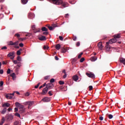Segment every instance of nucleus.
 <instances>
[{
	"label": "nucleus",
	"instance_id": "nucleus-1",
	"mask_svg": "<svg viewBox=\"0 0 125 125\" xmlns=\"http://www.w3.org/2000/svg\"><path fill=\"white\" fill-rule=\"evenodd\" d=\"M55 4H57L58 5H60L62 4L63 7H66V2H63L62 0H52Z\"/></svg>",
	"mask_w": 125,
	"mask_h": 125
},
{
	"label": "nucleus",
	"instance_id": "nucleus-2",
	"mask_svg": "<svg viewBox=\"0 0 125 125\" xmlns=\"http://www.w3.org/2000/svg\"><path fill=\"white\" fill-rule=\"evenodd\" d=\"M116 42H117V40H115L114 39H111L108 42H106V45L105 46L106 50H110V48H111L109 46V43H114Z\"/></svg>",
	"mask_w": 125,
	"mask_h": 125
},
{
	"label": "nucleus",
	"instance_id": "nucleus-3",
	"mask_svg": "<svg viewBox=\"0 0 125 125\" xmlns=\"http://www.w3.org/2000/svg\"><path fill=\"white\" fill-rule=\"evenodd\" d=\"M54 86V85H53L52 83H48L46 85V88H47L48 90L53 88Z\"/></svg>",
	"mask_w": 125,
	"mask_h": 125
},
{
	"label": "nucleus",
	"instance_id": "nucleus-4",
	"mask_svg": "<svg viewBox=\"0 0 125 125\" xmlns=\"http://www.w3.org/2000/svg\"><path fill=\"white\" fill-rule=\"evenodd\" d=\"M6 119H7V121H12L13 120V116L11 114H7L6 115Z\"/></svg>",
	"mask_w": 125,
	"mask_h": 125
},
{
	"label": "nucleus",
	"instance_id": "nucleus-5",
	"mask_svg": "<svg viewBox=\"0 0 125 125\" xmlns=\"http://www.w3.org/2000/svg\"><path fill=\"white\" fill-rule=\"evenodd\" d=\"M48 91V90L47 89V88H46V87L43 88V89L42 91V92L40 93V94H41V95H45V94L47 93Z\"/></svg>",
	"mask_w": 125,
	"mask_h": 125
},
{
	"label": "nucleus",
	"instance_id": "nucleus-6",
	"mask_svg": "<svg viewBox=\"0 0 125 125\" xmlns=\"http://www.w3.org/2000/svg\"><path fill=\"white\" fill-rule=\"evenodd\" d=\"M15 105H16V107H19L20 109H23L24 108V105L21 104L19 102H16L15 104Z\"/></svg>",
	"mask_w": 125,
	"mask_h": 125
},
{
	"label": "nucleus",
	"instance_id": "nucleus-7",
	"mask_svg": "<svg viewBox=\"0 0 125 125\" xmlns=\"http://www.w3.org/2000/svg\"><path fill=\"white\" fill-rule=\"evenodd\" d=\"M42 101H43V102H49V101H50V98L48 97H45V98H43L42 100Z\"/></svg>",
	"mask_w": 125,
	"mask_h": 125
},
{
	"label": "nucleus",
	"instance_id": "nucleus-8",
	"mask_svg": "<svg viewBox=\"0 0 125 125\" xmlns=\"http://www.w3.org/2000/svg\"><path fill=\"white\" fill-rule=\"evenodd\" d=\"M121 38V34H117L114 35V39L117 41V40L120 39Z\"/></svg>",
	"mask_w": 125,
	"mask_h": 125
},
{
	"label": "nucleus",
	"instance_id": "nucleus-9",
	"mask_svg": "<svg viewBox=\"0 0 125 125\" xmlns=\"http://www.w3.org/2000/svg\"><path fill=\"white\" fill-rule=\"evenodd\" d=\"M33 103H34V102H26L25 104L28 105V109H30V107L33 105Z\"/></svg>",
	"mask_w": 125,
	"mask_h": 125
},
{
	"label": "nucleus",
	"instance_id": "nucleus-10",
	"mask_svg": "<svg viewBox=\"0 0 125 125\" xmlns=\"http://www.w3.org/2000/svg\"><path fill=\"white\" fill-rule=\"evenodd\" d=\"M39 41H46V38L44 36H42L39 37Z\"/></svg>",
	"mask_w": 125,
	"mask_h": 125
},
{
	"label": "nucleus",
	"instance_id": "nucleus-11",
	"mask_svg": "<svg viewBox=\"0 0 125 125\" xmlns=\"http://www.w3.org/2000/svg\"><path fill=\"white\" fill-rule=\"evenodd\" d=\"M5 97L7 98V99H12L13 98V96H12L11 93L6 94Z\"/></svg>",
	"mask_w": 125,
	"mask_h": 125
},
{
	"label": "nucleus",
	"instance_id": "nucleus-12",
	"mask_svg": "<svg viewBox=\"0 0 125 125\" xmlns=\"http://www.w3.org/2000/svg\"><path fill=\"white\" fill-rule=\"evenodd\" d=\"M98 46L100 50H102V48H103V45L102 44V42H99L98 43Z\"/></svg>",
	"mask_w": 125,
	"mask_h": 125
},
{
	"label": "nucleus",
	"instance_id": "nucleus-13",
	"mask_svg": "<svg viewBox=\"0 0 125 125\" xmlns=\"http://www.w3.org/2000/svg\"><path fill=\"white\" fill-rule=\"evenodd\" d=\"M28 18L30 19H33V18H35V15L32 13H30L28 14Z\"/></svg>",
	"mask_w": 125,
	"mask_h": 125
},
{
	"label": "nucleus",
	"instance_id": "nucleus-14",
	"mask_svg": "<svg viewBox=\"0 0 125 125\" xmlns=\"http://www.w3.org/2000/svg\"><path fill=\"white\" fill-rule=\"evenodd\" d=\"M86 76L89 78H94L95 75L92 73H86Z\"/></svg>",
	"mask_w": 125,
	"mask_h": 125
},
{
	"label": "nucleus",
	"instance_id": "nucleus-15",
	"mask_svg": "<svg viewBox=\"0 0 125 125\" xmlns=\"http://www.w3.org/2000/svg\"><path fill=\"white\" fill-rule=\"evenodd\" d=\"M0 113L2 114V115H4V114L6 113V108L5 107L2 110L0 111Z\"/></svg>",
	"mask_w": 125,
	"mask_h": 125
},
{
	"label": "nucleus",
	"instance_id": "nucleus-16",
	"mask_svg": "<svg viewBox=\"0 0 125 125\" xmlns=\"http://www.w3.org/2000/svg\"><path fill=\"white\" fill-rule=\"evenodd\" d=\"M15 52H10L7 55V56L8 57H11L12 56H13L14 55H15Z\"/></svg>",
	"mask_w": 125,
	"mask_h": 125
},
{
	"label": "nucleus",
	"instance_id": "nucleus-17",
	"mask_svg": "<svg viewBox=\"0 0 125 125\" xmlns=\"http://www.w3.org/2000/svg\"><path fill=\"white\" fill-rule=\"evenodd\" d=\"M2 107H10V104L9 103H4V104H2Z\"/></svg>",
	"mask_w": 125,
	"mask_h": 125
},
{
	"label": "nucleus",
	"instance_id": "nucleus-18",
	"mask_svg": "<svg viewBox=\"0 0 125 125\" xmlns=\"http://www.w3.org/2000/svg\"><path fill=\"white\" fill-rule=\"evenodd\" d=\"M73 79L75 82H77L79 80V76L78 75H75L73 77Z\"/></svg>",
	"mask_w": 125,
	"mask_h": 125
},
{
	"label": "nucleus",
	"instance_id": "nucleus-19",
	"mask_svg": "<svg viewBox=\"0 0 125 125\" xmlns=\"http://www.w3.org/2000/svg\"><path fill=\"white\" fill-rule=\"evenodd\" d=\"M11 77H12L13 80H15L16 79V75L15 73H13L10 75Z\"/></svg>",
	"mask_w": 125,
	"mask_h": 125
},
{
	"label": "nucleus",
	"instance_id": "nucleus-20",
	"mask_svg": "<svg viewBox=\"0 0 125 125\" xmlns=\"http://www.w3.org/2000/svg\"><path fill=\"white\" fill-rule=\"evenodd\" d=\"M78 60V59L77 58H75L73 59L72 62H71V64L72 65H74L75 62H77V61Z\"/></svg>",
	"mask_w": 125,
	"mask_h": 125
},
{
	"label": "nucleus",
	"instance_id": "nucleus-21",
	"mask_svg": "<svg viewBox=\"0 0 125 125\" xmlns=\"http://www.w3.org/2000/svg\"><path fill=\"white\" fill-rule=\"evenodd\" d=\"M61 52L62 53H65V52H67V49L65 48H62L61 49Z\"/></svg>",
	"mask_w": 125,
	"mask_h": 125
},
{
	"label": "nucleus",
	"instance_id": "nucleus-22",
	"mask_svg": "<svg viewBox=\"0 0 125 125\" xmlns=\"http://www.w3.org/2000/svg\"><path fill=\"white\" fill-rule=\"evenodd\" d=\"M61 48V45H60V44H57L56 45V49H57V50H59Z\"/></svg>",
	"mask_w": 125,
	"mask_h": 125
},
{
	"label": "nucleus",
	"instance_id": "nucleus-23",
	"mask_svg": "<svg viewBox=\"0 0 125 125\" xmlns=\"http://www.w3.org/2000/svg\"><path fill=\"white\" fill-rule=\"evenodd\" d=\"M34 33H39V32H41V29L38 28V29H35L33 30Z\"/></svg>",
	"mask_w": 125,
	"mask_h": 125
},
{
	"label": "nucleus",
	"instance_id": "nucleus-24",
	"mask_svg": "<svg viewBox=\"0 0 125 125\" xmlns=\"http://www.w3.org/2000/svg\"><path fill=\"white\" fill-rule=\"evenodd\" d=\"M25 112V109L24 108H21L19 110L20 114H23Z\"/></svg>",
	"mask_w": 125,
	"mask_h": 125
},
{
	"label": "nucleus",
	"instance_id": "nucleus-25",
	"mask_svg": "<svg viewBox=\"0 0 125 125\" xmlns=\"http://www.w3.org/2000/svg\"><path fill=\"white\" fill-rule=\"evenodd\" d=\"M97 60V57H92L91 58V61L92 62L96 61Z\"/></svg>",
	"mask_w": 125,
	"mask_h": 125
},
{
	"label": "nucleus",
	"instance_id": "nucleus-26",
	"mask_svg": "<svg viewBox=\"0 0 125 125\" xmlns=\"http://www.w3.org/2000/svg\"><path fill=\"white\" fill-rule=\"evenodd\" d=\"M22 4H26L28 2V0H21Z\"/></svg>",
	"mask_w": 125,
	"mask_h": 125
},
{
	"label": "nucleus",
	"instance_id": "nucleus-27",
	"mask_svg": "<svg viewBox=\"0 0 125 125\" xmlns=\"http://www.w3.org/2000/svg\"><path fill=\"white\" fill-rule=\"evenodd\" d=\"M52 27H53V29L54 30V29H55V28L58 27V25H57V24H56L55 23H53V24H52Z\"/></svg>",
	"mask_w": 125,
	"mask_h": 125
},
{
	"label": "nucleus",
	"instance_id": "nucleus-28",
	"mask_svg": "<svg viewBox=\"0 0 125 125\" xmlns=\"http://www.w3.org/2000/svg\"><path fill=\"white\" fill-rule=\"evenodd\" d=\"M5 119L4 117H2L1 119V122L0 123V125H2L4 123Z\"/></svg>",
	"mask_w": 125,
	"mask_h": 125
},
{
	"label": "nucleus",
	"instance_id": "nucleus-29",
	"mask_svg": "<svg viewBox=\"0 0 125 125\" xmlns=\"http://www.w3.org/2000/svg\"><path fill=\"white\" fill-rule=\"evenodd\" d=\"M42 31L43 32H46L47 31V28H46V27H42Z\"/></svg>",
	"mask_w": 125,
	"mask_h": 125
},
{
	"label": "nucleus",
	"instance_id": "nucleus-30",
	"mask_svg": "<svg viewBox=\"0 0 125 125\" xmlns=\"http://www.w3.org/2000/svg\"><path fill=\"white\" fill-rule=\"evenodd\" d=\"M13 62L14 64H21V62H17V60L13 61Z\"/></svg>",
	"mask_w": 125,
	"mask_h": 125
},
{
	"label": "nucleus",
	"instance_id": "nucleus-31",
	"mask_svg": "<svg viewBox=\"0 0 125 125\" xmlns=\"http://www.w3.org/2000/svg\"><path fill=\"white\" fill-rule=\"evenodd\" d=\"M83 54V53L82 52L80 54L78 55V59H80V58H82V55Z\"/></svg>",
	"mask_w": 125,
	"mask_h": 125
},
{
	"label": "nucleus",
	"instance_id": "nucleus-32",
	"mask_svg": "<svg viewBox=\"0 0 125 125\" xmlns=\"http://www.w3.org/2000/svg\"><path fill=\"white\" fill-rule=\"evenodd\" d=\"M19 41H21V42H23V41H25V40H27V38L25 37L23 38H20Z\"/></svg>",
	"mask_w": 125,
	"mask_h": 125
},
{
	"label": "nucleus",
	"instance_id": "nucleus-33",
	"mask_svg": "<svg viewBox=\"0 0 125 125\" xmlns=\"http://www.w3.org/2000/svg\"><path fill=\"white\" fill-rule=\"evenodd\" d=\"M59 83H60V84L62 85L64 84V83H65V82H64V81H60Z\"/></svg>",
	"mask_w": 125,
	"mask_h": 125
},
{
	"label": "nucleus",
	"instance_id": "nucleus-34",
	"mask_svg": "<svg viewBox=\"0 0 125 125\" xmlns=\"http://www.w3.org/2000/svg\"><path fill=\"white\" fill-rule=\"evenodd\" d=\"M15 116H16V117H18L19 118L21 117L20 114L17 112L15 114Z\"/></svg>",
	"mask_w": 125,
	"mask_h": 125
},
{
	"label": "nucleus",
	"instance_id": "nucleus-35",
	"mask_svg": "<svg viewBox=\"0 0 125 125\" xmlns=\"http://www.w3.org/2000/svg\"><path fill=\"white\" fill-rule=\"evenodd\" d=\"M19 44V42L18 41H17L14 42L13 45H18Z\"/></svg>",
	"mask_w": 125,
	"mask_h": 125
},
{
	"label": "nucleus",
	"instance_id": "nucleus-36",
	"mask_svg": "<svg viewBox=\"0 0 125 125\" xmlns=\"http://www.w3.org/2000/svg\"><path fill=\"white\" fill-rule=\"evenodd\" d=\"M17 54L18 55V56H20L21 55V52L19 50L17 51Z\"/></svg>",
	"mask_w": 125,
	"mask_h": 125
},
{
	"label": "nucleus",
	"instance_id": "nucleus-37",
	"mask_svg": "<svg viewBox=\"0 0 125 125\" xmlns=\"http://www.w3.org/2000/svg\"><path fill=\"white\" fill-rule=\"evenodd\" d=\"M54 82H55V80H54V79H51L50 80V83H54Z\"/></svg>",
	"mask_w": 125,
	"mask_h": 125
},
{
	"label": "nucleus",
	"instance_id": "nucleus-38",
	"mask_svg": "<svg viewBox=\"0 0 125 125\" xmlns=\"http://www.w3.org/2000/svg\"><path fill=\"white\" fill-rule=\"evenodd\" d=\"M108 119L111 120V119H113V115L112 114L108 115Z\"/></svg>",
	"mask_w": 125,
	"mask_h": 125
},
{
	"label": "nucleus",
	"instance_id": "nucleus-39",
	"mask_svg": "<svg viewBox=\"0 0 125 125\" xmlns=\"http://www.w3.org/2000/svg\"><path fill=\"white\" fill-rule=\"evenodd\" d=\"M84 60H85L84 58H82L81 59L80 62H81V63H83V61H84Z\"/></svg>",
	"mask_w": 125,
	"mask_h": 125
},
{
	"label": "nucleus",
	"instance_id": "nucleus-40",
	"mask_svg": "<svg viewBox=\"0 0 125 125\" xmlns=\"http://www.w3.org/2000/svg\"><path fill=\"white\" fill-rule=\"evenodd\" d=\"M41 84V83H39L37 85L35 86V88H38L40 85Z\"/></svg>",
	"mask_w": 125,
	"mask_h": 125
},
{
	"label": "nucleus",
	"instance_id": "nucleus-41",
	"mask_svg": "<svg viewBox=\"0 0 125 125\" xmlns=\"http://www.w3.org/2000/svg\"><path fill=\"white\" fill-rule=\"evenodd\" d=\"M48 29L50 30V31H52V30H54L52 25L51 26H48Z\"/></svg>",
	"mask_w": 125,
	"mask_h": 125
},
{
	"label": "nucleus",
	"instance_id": "nucleus-42",
	"mask_svg": "<svg viewBox=\"0 0 125 125\" xmlns=\"http://www.w3.org/2000/svg\"><path fill=\"white\" fill-rule=\"evenodd\" d=\"M13 44H14L13 42L10 41V42H9L8 45H13Z\"/></svg>",
	"mask_w": 125,
	"mask_h": 125
},
{
	"label": "nucleus",
	"instance_id": "nucleus-43",
	"mask_svg": "<svg viewBox=\"0 0 125 125\" xmlns=\"http://www.w3.org/2000/svg\"><path fill=\"white\" fill-rule=\"evenodd\" d=\"M15 37L20 38V34H19V33H17L15 35Z\"/></svg>",
	"mask_w": 125,
	"mask_h": 125
},
{
	"label": "nucleus",
	"instance_id": "nucleus-44",
	"mask_svg": "<svg viewBox=\"0 0 125 125\" xmlns=\"http://www.w3.org/2000/svg\"><path fill=\"white\" fill-rule=\"evenodd\" d=\"M14 125H20V124H19V121H16L14 123Z\"/></svg>",
	"mask_w": 125,
	"mask_h": 125
},
{
	"label": "nucleus",
	"instance_id": "nucleus-45",
	"mask_svg": "<svg viewBox=\"0 0 125 125\" xmlns=\"http://www.w3.org/2000/svg\"><path fill=\"white\" fill-rule=\"evenodd\" d=\"M17 61L21 62V57L18 56V57H17Z\"/></svg>",
	"mask_w": 125,
	"mask_h": 125
},
{
	"label": "nucleus",
	"instance_id": "nucleus-46",
	"mask_svg": "<svg viewBox=\"0 0 125 125\" xmlns=\"http://www.w3.org/2000/svg\"><path fill=\"white\" fill-rule=\"evenodd\" d=\"M92 88H93V87L91 85H90L89 86V90L90 91L91 90H92Z\"/></svg>",
	"mask_w": 125,
	"mask_h": 125
},
{
	"label": "nucleus",
	"instance_id": "nucleus-47",
	"mask_svg": "<svg viewBox=\"0 0 125 125\" xmlns=\"http://www.w3.org/2000/svg\"><path fill=\"white\" fill-rule=\"evenodd\" d=\"M42 34H43V35H46V36H47V35H48V32L45 31V32H43V33H42Z\"/></svg>",
	"mask_w": 125,
	"mask_h": 125
},
{
	"label": "nucleus",
	"instance_id": "nucleus-48",
	"mask_svg": "<svg viewBox=\"0 0 125 125\" xmlns=\"http://www.w3.org/2000/svg\"><path fill=\"white\" fill-rule=\"evenodd\" d=\"M51 92H52V91H49V92H48V94H49V96H52V93H51Z\"/></svg>",
	"mask_w": 125,
	"mask_h": 125
},
{
	"label": "nucleus",
	"instance_id": "nucleus-49",
	"mask_svg": "<svg viewBox=\"0 0 125 125\" xmlns=\"http://www.w3.org/2000/svg\"><path fill=\"white\" fill-rule=\"evenodd\" d=\"M19 46L21 47H23V46H24V44H23L22 43H20L19 44Z\"/></svg>",
	"mask_w": 125,
	"mask_h": 125
},
{
	"label": "nucleus",
	"instance_id": "nucleus-50",
	"mask_svg": "<svg viewBox=\"0 0 125 125\" xmlns=\"http://www.w3.org/2000/svg\"><path fill=\"white\" fill-rule=\"evenodd\" d=\"M2 63L3 65H6V64H7V61H6V62L4 61H3Z\"/></svg>",
	"mask_w": 125,
	"mask_h": 125
},
{
	"label": "nucleus",
	"instance_id": "nucleus-51",
	"mask_svg": "<svg viewBox=\"0 0 125 125\" xmlns=\"http://www.w3.org/2000/svg\"><path fill=\"white\" fill-rule=\"evenodd\" d=\"M11 70L10 69H8L7 71V74H10V72H11Z\"/></svg>",
	"mask_w": 125,
	"mask_h": 125
},
{
	"label": "nucleus",
	"instance_id": "nucleus-52",
	"mask_svg": "<svg viewBox=\"0 0 125 125\" xmlns=\"http://www.w3.org/2000/svg\"><path fill=\"white\" fill-rule=\"evenodd\" d=\"M59 38L60 41H63V37L59 36Z\"/></svg>",
	"mask_w": 125,
	"mask_h": 125
},
{
	"label": "nucleus",
	"instance_id": "nucleus-53",
	"mask_svg": "<svg viewBox=\"0 0 125 125\" xmlns=\"http://www.w3.org/2000/svg\"><path fill=\"white\" fill-rule=\"evenodd\" d=\"M3 85V82L2 81H1L0 82V86H2Z\"/></svg>",
	"mask_w": 125,
	"mask_h": 125
},
{
	"label": "nucleus",
	"instance_id": "nucleus-54",
	"mask_svg": "<svg viewBox=\"0 0 125 125\" xmlns=\"http://www.w3.org/2000/svg\"><path fill=\"white\" fill-rule=\"evenodd\" d=\"M0 74L2 75L3 74V70L2 69H0Z\"/></svg>",
	"mask_w": 125,
	"mask_h": 125
},
{
	"label": "nucleus",
	"instance_id": "nucleus-55",
	"mask_svg": "<svg viewBox=\"0 0 125 125\" xmlns=\"http://www.w3.org/2000/svg\"><path fill=\"white\" fill-rule=\"evenodd\" d=\"M66 77H67V74L65 73V74H64V75L63 76V79H66Z\"/></svg>",
	"mask_w": 125,
	"mask_h": 125
},
{
	"label": "nucleus",
	"instance_id": "nucleus-56",
	"mask_svg": "<svg viewBox=\"0 0 125 125\" xmlns=\"http://www.w3.org/2000/svg\"><path fill=\"white\" fill-rule=\"evenodd\" d=\"M65 18H69V14H66L65 15Z\"/></svg>",
	"mask_w": 125,
	"mask_h": 125
},
{
	"label": "nucleus",
	"instance_id": "nucleus-57",
	"mask_svg": "<svg viewBox=\"0 0 125 125\" xmlns=\"http://www.w3.org/2000/svg\"><path fill=\"white\" fill-rule=\"evenodd\" d=\"M15 57V56L14 55L13 56H12V57H11V59L12 60H13L14 59V58Z\"/></svg>",
	"mask_w": 125,
	"mask_h": 125
},
{
	"label": "nucleus",
	"instance_id": "nucleus-58",
	"mask_svg": "<svg viewBox=\"0 0 125 125\" xmlns=\"http://www.w3.org/2000/svg\"><path fill=\"white\" fill-rule=\"evenodd\" d=\"M80 44H81V43H80V42H77L76 43L77 46H80Z\"/></svg>",
	"mask_w": 125,
	"mask_h": 125
},
{
	"label": "nucleus",
	"instance_id": "nucleus-59",
	"mask_svg": "<svg viewBox=\"0 0 125 125\" xmlns=\"http://www.w3.org/2000/svg\"><path fill=\"white\" fill-rule=\"evenodd\" d=\"M1 49H7V47L6 46H3L1 48Z\"/></svg>",
	"mask_w": 125,
	"mask_h": 125
},
{
	"label": "nucleus",
	"instance_id": "nucleus-60",
	"mask_svg": "<svg viewBox=\"0 0 125 125\" xmlns=\"http://www.w3.org/2000/svg\"><path fill=\"white\" fill-rule=\"evenodd\" d=\"M107 39V37L106 36H104L103 37V40H106Z\"/></svg>",
	"mask_w": 125,
	"mask_h": 125
},
{
	"label": "nucleus",
	"instance_id": "nucleus-61",
	"mask_svg": "<svg viewBox=\"0 0 125 125\" xmlns=\"http://www.w3.org/2000/svg\"><path fill=\"white\" fill-rule=\"evenodd\" d=\"M29 95H30V93H29V92L25 93V96H29Z\"/></svg>",
	"mask_w": 125,
	"mask_h": 125
},
{
	"label": "nucleus",
	"instance_id": "nucleus-62",
	"mask_svg": "<svg viewBox=\"0 0 125 125\" xmlns=\"http://www.w3.org/2000/svg\"><path fill=\"white\" fill-rule=\"evenodd\" d=\"M55 60H59V58H58V57L56 56L55 57Z\"/></svg>",
	"mask_w": 125,
	"mask_h": 125
},
{
	"label": "nucleus",
	"instance_id": "nucleus-63",
	"mask_svg": "<svg viewBox=\"0 0 125 125\" xmlns=\"http://www.w3.org/2000/svg\"><path fill=\"white\" fill-rule=\"evenodd\" d=\"M15 112H18V108L17 107L15 108Z\"/></svg>",
	"mask_w": 125,
	"mask_h": 125
},
{
	"label": "nucleus",
	"instance_id": "nucleus-64",
	"mask_svg": "<svg viewBox=\"0 0 125 125\" xmlns=\"http://www.w3.org/2000/svg\"><path fill=\"white\" fill-rule=\"evenodd\" d=\"M48 76H45V77H44V80H48Z\"/></svg>",
	"mask_w": 125,
	"mask_h": 125
}]
</instances>
